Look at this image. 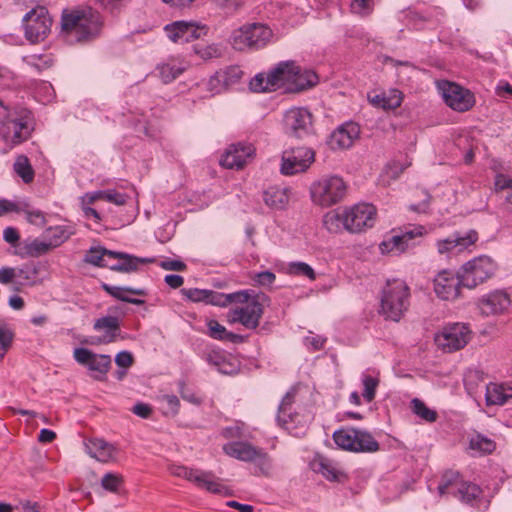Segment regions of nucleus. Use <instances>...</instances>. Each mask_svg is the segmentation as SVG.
Wrapping results in <instances>:
<instances>
[{
    "label": "nucleus",
    "mask_w": 512,
    "mask_h": 512,
    "mask_svg": "<svg viewBox=\"0 0 512 512\" xmlns=\"http://www.w3.org/2000/svg\"><path fill=\"white\" fill-rule=\"evenodd\" d=\"M496 271L492 258H471L457 273L441 271L434 279V291L443 300H455L462 287L472 289Z\"/></svg>",
    "instance_id": "f257e3e1"
},
{
    "label": "nucleus",
    "mask_w": 512,
    "mask_h": 512,
    "mask_svg": "<svg viewBox=\"0 0 512 512\" xmlns=\"http://www.w3.org/2000/svg\"><path fill=\"white\" fill-rule=\"evenodd\" d=\"M102 25L100 14L91 7L64 10L61 28L69 42H82L94 38Z\"/></svg>",
    "instance_id": "f03ea898"
},
{
    "label": "nucleus",
    "mask_w": 512,
    "mask_h": 512,
    "mask_svg": "<svg viewBox=\"0 0 512 512\" xmlns=\"http://www.w3.org/2000/svg\"><path fill=\"white\" fill-rule=\"evenodd\" d=\"M409 287L400 279L387 280L380 298V313L392 321H399L409 307Z\"/></svg>",
    "instance_id": "7ed1b4c3"
},
{
    "label": "nucleus",
    "mask_w": 512,
    "mask_h": 512,
    "mask_svg": "<svg viewBox=\"0 0 512 512\" xmlns=\"http://www.w3.org/2000/svg\"><path fill=\"white\" fill-rule=\"evenodd\" d=\"M347 193V184L338 175H323L310 186V197L314 204L331 207L341 202Z\"/></svg>",
    "instance_id": "20e7f679"
},
{
    "label": "nucleus",
    "mask_w": 512,
    "mask_h": 512,
    "mask_svg": "<svg viewBox=\"0 0 512 512\" xmlns=\"http://www.w3.org/2000/svg\"><path fill=\"white\" fill-rule=\"evenodd\" d=\"M438 492L441 496L451 494L462 503L470 506H478L481 488L474 483L465 481L456 471H447L443 474L438 485Z\"/></svg>",
    "instance_id": "39448f33"
},
{
    "label": "nucleus",
    "mask_w": 512,
    "mask_h": 512,
    "mask_svg": "<svg viewBox=\"0 0 512 512\" xmlns=\"http://www.w3.org/2000/svg\"><path fill=\"white\" fill-rule=\"evenodd\" d=\"M273 32L265 24L249 23L234 30L230 43L237 51L257 50L265 47L272 39Z\"/></svg>",
    "instance_id": "423d86ee"
},
{
    "label": "nucleus",
    "mask_w": 512,
    "mask_h": 512,
    "mask_svg": "<svg viewBox=\"0 0 512 512\" xmlns=\"http://www.w3.org/2000/svg\"><path fill=\"white\" fill-rule=\"evenodd\" d=\"M33 130V121L29 111L21 109L9 112L0 121V136L10 145H17L26 141Z\"/></svg>",
    "instance_id": "0eeeda50"
},
{
    "label": "nucleus",
    "mask_w": 512,
    "mask_h": 512,
    "mask_svg": "<svg viewBox=\"0 0 512 512\" xmlns=\"http://www.w3.org/2000/svg\"><path fill=\"white\" fill-rule=\"evenodd\" d=\"M334 442L340 448L352 452L373 453L379 450V443L364 430L344 428L334 432Z\"/></svg>",
    "instance_id": "6e6552de"
},
{
    "label": "nucleus",
    "mask_w": 512,
    "mask_h": 512,
    "mask_svg": "<svg viewBox=\"0 0 512 512\" xmlns=\"http://www.w3.org/2000/svg\"><path fill=\"white\" fill-rule=\"evenodd\" d=\"M269 301L266 294L250 290L249 300L243 303L245 306L232 311V321L241 323L247 329H256L263 315V308Z\"/></svg>",
    "instance_id": "1a4fd4ad"
},
{
    "label": "nucleus",
    "mask_w": 512,
    "mask_h": 512,
    "mask_svg": "<svg viewBox=\"0 0 512 512\" xmlns=\"http://www.w3.org/2000/svg\"><path fill=\"white\" fill-rule=\"evenodd\" d=\"M344 229L350 233H360L373 227L376 208L368 203H358L343 210Z\"/></svg>",
    "instance_id": "9d476101"
},
{
    "label": "nucleus",
    "mask_w": 512,
    "mask_h": 512,
    "mask_svg": "<svg viewBox=\"0 0 512 512\" xmlns=\"http://www.w3.org/2000/svg\"><path fill=\"white\" fill-rule=\"evenodd\" d=\"M471 331L463 323H454L445 326L435 337V342L445 352H454L466 346Z\"/></svg>",
    "instance_id": "9b49d317"
},
{
    "label": "nucleus",
    "mask_w": 512,
    "mask_h": 512,
    "mask_svg": "<svg viewBox=\"0 0 512 512\" xmlns=\"http://www.w3.org/2000/svg\"><path fill=\"white\" fill-rule=\"evenodd\" d=\"M52 20L45 7H37L29 11L23 18V26L27 39L38 42L46 37L50 31Z\"/></svg>",
    "instance_id": "f8f14e48"
},
{
    "label": "nucleus",
    "mask_w": 512,
    "mask_h": 512,
    "mask_svg": "<svg viewBox=\"0 0 512 512\" xmlns=\"http://www.w3.org/2000/svg\"><path fill=\"white\" fill-rule=\"evenodd\" d=\"M314 157V151L307 147H296L284 151L280 171L284 175L304 172L314 161Z\"/></svg>",
    "instance_id": "ddd939ff"
},
{
    "label": "nucleus",
    "mask_w": 512,
    "mask_h": 512,
    "mask_svg": "<svg viewBox=\"0 0 512 512\" xmlns=\"http://www.w3.org/2000/svg\"><path fill=\"white\" fill-rule=\"evenodd\" d=\"M283 121L290 136L301 139L312 132V115L306 108L294 107L287 110Z\"/></svg>",
    "instance_id": "4468645a"
},
{
    "label": "nucleus",
    "mask_w": 512,
    "mask_h": 512,
    "mask_svg": "<svg viewBox=\"0 0 512 512\" xmlns=\"http://www.w3.org/2000/svg\"><path fill=\"white\" fill-rule=\"evenodd\" d=\"M423 229L422 226L405 228L400 233L392 234L380 243L379 248L381 253L384 254L393 251L398 253L406 252L410 246L414 245V239L422 236Z\"/></svg>",
    "instance_id": "2eb2a0df"
},
{
    "label": "nucleus",
    "mask_w": 512,
    "mask_h": 512,
    "mask_svg": "<svg viewBox=\"0 0 512 512\" xmlns=\"http://www.w3.org/2000/svg\"><path fill=\"white\" fill-rule=\"evenodd\" d=\"M511 305V299L504 290H494L479 298L477 306L481 315L498 316L504 314Z\"/></svg>",
    "instance_id": "dca6fc26"
},
{
    "label": "nucleus",
    "mask_w": 512,
    "mask_h": 512,
    "mask_svg": "<svg viewBox=\"0 0 512 512\" xmlns=\"http://www.w3.org/2000/svg\"><path fill=\"white\" fill-rule=\"evenodd\" d=\"M445 103L455 111H468L475 103L474 95L455 83L447 82L443 87Z\"/></svg>",
    "instance_id": "f3484780"
},
{
    "label": "nucleus",
    "mask_w": 512,
    "mask_h": 512,
    "mask_svg": "<svg viewBox=\"0 0 512 512\" xmlns=\"http://www.w3.org/2000/svg\"><path fill=\"white\" fill-rule=\"evenodd\" d=\"M478 240V234L475 230L468 232H455L437 243L438 252L444 253H463L465 251L471 252L470 246H473Z\"/></svg>",
    "instance_id": "a211bd4d"
},
{
    "label": "nucleus",
    "mask_w": 512,
    "mask_h": 512,
    "mask_svg": "<svg viewBox=\"0 0 512 512\" xmlns=\"http://www.w3.org/2000/svg\"><path fill=\"white\" fill-rule=\"evenodd\" d=\"M178 477H182L195 483L198 487L204 488L209 492L217 494H228V488L221 484L220 479L215 477L211 472L193 470L183 467Z\"/></svg>",
    "instance_id": "6ab92c4d"
},
{
    "label": "nucleus",
    "mask_w": 512,
    "mask_h": 512,
    "mask_svg": "<svg viewBox=\"0 0 512 512\" xmlns=\"http://www.w3.org/2000/svg\"><path fill=\"white\" fill-rule=\"evenodd\" d=\"M254 148L250 144H232L220 160V164L228 169H241L253 156Z\"/></svg>",
    "instance_id": "aec40b11"
},
{
    "label": "nucleus",
    "mask_w": 512,
    "mask_h": 512,
    "mask_svg": "<svg viewBox=\"0 0 512 512\" xmlns=\"http://www.w3.org/2000/svg\"><path fill=\"white\" fill-rule=\"evenodd\" d=\"M359 135V127L355 123H345L334 130L329 138V145L333 149L349 148Z\"/></svg>",
    "instance_id": "412c9836"
},
{
    "label": "nucleus",
    "mask_w": 512,
    "mask_h": 512,
    "mask_svg": "<svg viewBox=\"0 0 512 512\" xmlns=\"http://www.w3.org/2000/svg\"><path fill=\"white\" fill-rule=\"evenodd\" d=\"M294 61L279 62L274 68L269 70L268 82L272 84L274 90L286 87L288 89L291 77L294 75Z\"/></svg>",
    "instance_id": "4be33fe9"
},
{
    "label": "nucleus",
    "mask_w": 512,
    "mask_h": 512,
    "mask_svg": "<svg viewBox=\"0 0 512 512\" xmlns=\"http://www.w3.org/2000/svg\"><path fill=\"white\" fill-rule=\"evenodd\" d=\"M87 453L100 462H109L115 459L116 447L104 439L93 438L86 443Z\"/></svg>",
    "instance_id": "5701e85b"
},
{
    "label": "nucleus",
    "mask_w": 512,
    "mask_h": 512,
    "mask_svg": "<svg viewBox=\"0 0 512 512\" xmlns=\"http://www.w3.org/2000/svg\"><path fill=\"white\" fill-rule=\"evenodd\" d=\"M291 196V189L287 186H270L263 193V200L267 206L276 210L287 207Z\"/></svg>",
    "instance_id": "b1692460"
},
{
    "label": "nucleus",
    "mask_w": 512,
    "mask_h": 512,
    "mask_svg": "<svg viewBox=\"0 0 512 512\" xmlns=\"http://www.w3.org/2000/svg\"><path fill=\"white\" fill-rule=\"evenodd\" d=\"M294 75L291 77L288 90L293 92H299L305 89H309L318 83L317 74L308 69H302L294 61Z\"/></svg>",
    "instance_id": "393cba45"
},
{
    "label": "nucleus",
    "mask_w": 512,
    "mask_h": 512,
    "mask_svg": "<svg viewBox=\"0 0 512 512\" xmlns=\"http://www.w3.org/2000/svg\"><path fill=\"white\" fill-rule=\"evenodd\" d=\"M206 304L225 307L231 303H244L249 300L250 289L229 294L208 290Z\"/></svg>",
    "instance_id": "a878e982"
},
{
    "label": "nucleus",
    "mask_w": 512,
    "mask_h": 512,
    "mask_svg": "<svg viewBox=\"0 0 512 512\" xmlns=\"http://www.w3.org/2000/svg\"><path fill=\"white\" fill-rule=\"evenodd\" d=\"M485 399L488 406L504 405L512 399V386L490 383L486 386Z\"/></svg>",
    "instance_id": "bb28decb"
},
{
    "label": "nucleus",
    "mask_w": 512,
    "mask_h": 512,
    "mask_svg": "<svg viewBox=\"0 0 512 512\" xmlns=\"http://www.w3.org/2000/svg\"><path fill=\"white\" fill-rule=\"evenodd\" d=\"M256 446L245 441L229 442L223 446V451L226 455L235 458L239 461L250 462L255 455Z\"/></svg>",
    "instance_id": "cd10ccee"
},
{
    "label": "nucleus",
    "mask_w": 512,
    "mask_h": 512,
    "mask_svg": "<svg viewBox=\"0 0 512 512\" xmlns=\"http://www.w3.org/2000/svg\"><path fill=\"white\" fill-rule=\"evenodd\" d=\"M313 469L317 473L322 474L329 481L340 482L345 476L344 473L338 469L336 463L324 457H320L314 462Z\"/></svg>",
    "instance_id": "c85d7f7f"
},
{
    "label": "nucleus",
    "mask_w": 512,
    "mask_h": 512,
    "mask_svg": "<svg viewBox=\"0 0 512 512\" xmlns=\"http://www.w3.org/2000/svg\"><path fill=\"white\" fill-rule=\"evenodd\" d=\"M51 242L48 241L45 234L35 239L23 241V254L27 256H36L49 253L52 250Z\"/></svg>",
    "instance_id": "c756f323"
},
{
    "label": "nucleus",
    "mask_w": 512,
    "mask_h": 512,
    "mask_svg": "<svg viewBox=\"0 0 512 512\" xmlns=\"http://www.w3.org/2000/svg\"><path fill=\"white\" fill-rule=\"evenodd\" d=\"M103 288L106 292H108L110 295H112L114 298L121 300L126 303H131L135 305H143L145 303L144 300L138 299V298H130L124 295V292H129L134 295H145V291L143 289L138 288H131V287H116V286H109L104 285Z\"/></svg>",
    "instance_id": "7c9ffc66"
},
{
    "label": "nucleus",
    "mask_w": 512,
    "mask_h": 512,
    "mask_svg": "<svg viewBox=\"0 0 512 512\" xmlns=\"http://www.w3.org/2000/svg\"><path fill=\"white\" fill-rule=\"evenodd\" d=\"M48 265L44 260H32L24 268L19 269L20 277L35 283L38 279L43 278L47 274Z\"/></svg>",
    "instance_id": "2f4dec72"
},
{
    "label": "nucleus",
    "mask_w": 512,
    "mask_h": 512,
    "mask_svg": "<svg viewBox=\"0 0 512 512\" xmlns=\"http://www.w3.org/2000/svg\"><path fill=\"white\" fill-rule=\"evenodd\" d=\"M250 460L254 464V474L257 476H270L273 467L271 457L262 449L257 447L255 455Z\"/></svg>",
    "instance_id": "473e14b6"
},
{
    "label": "nucleus",
    "mask_w": 512,
    "mask_h": 512,
    "mask_svg": "<svg viewBox=\"0 0 512 512\" xmlns=\"http://www.w3.org/2000/svg\"><path fill=\"white\" fill-rule=\"evenodd\" d=\"M48 241L51 242L52 248L60 246L74 234V230L69 225H59L49 227L45 232Z\"/></svg>",
    "instance_id": "72a5a7b5"
},
{
    "label": "nucleus",
    "mask_w": 512,
    "mask_h": 512,
    "mask_svg": "<svg viewBox=\"0 0 512 512\" xmlns=\"http://www.w3.org/2000/svg\"><path fill=\"white\" fill-rule=\"evenodd\" d=\"M495 448V442L482 434L476 433L470 437L469 449L475 454H489L492 453Z\"/></svg>",
    "instance_id": "f704fd0d"
},
{
    "label": "nucleus",
    "mask_w": 512,
    "mask_h": 512,
    "mask_svg": "<svg viewBox=\"0 0 512 512\" xmlns=\"http://www.w3.org/2000/svg\"><path fill=\"white\" fill-rule=\"evenodd\" d=\"M118 263L109 266L110 270L119 273H133L137 271L140 264L150 263L154 258H118Z\"/></svg>",
    "instance_id": "c9c22d12"
},
{
    "label": "nucleus",
    "mask_w": 512,
    "mask_h": 512,
    "mask_svg": "<svg viewBox=\"0 0 512 512\" xmlns=\"http://www.w3.org/2000/svg\"><path fill=\"white\" fill-rule=\"evenodd\" d=\"M14 172L22 179V181L26 184H29L34 179V169L25 155H19L14 164H13Z\"/></svg>",
    "instance_id": "e433bc0d"
},
{
    "label": "nucleus",
    "mask_w": 512,
    "mask_h": 512,
    "mask_svg": "<svg viewBox=\"0 0 512 512\" xmlns=\"http://www.w3.org/2000/svg\"><path fill=\"white\" fill-rule=\"evenodd\" d=\"M93 328L97 331L106 330L109 334V339L104 338L103 342H112L116 337V332L119 330V320L115 316H105L95 321Z\"/></svg>",
    "instance_id": "4c0bfd02"
},
{
    "label": "nucleus",
    "mask_w": 512,
    "mask_h": 512,
    "mask_svg": "<svg viewBox=\"0 0 512 512\" xmlns=\"http://www.w3.org/2000/svg\"><path fill=\"white\" fill-rule=\"evenodd\" d=\"M184 67L175 62H168L158 65L157 70L162 81L167 84L175 80L183 71Z\"/></svg>",
    "instance_id": "58836bf2"
},
{
    "label": "nucleus",
    "mask_w": 512,
    "mask_h": 512,
    "mask_svg": "<svg viewBox=\"0 0 512 512\" xmlns=\"http://www.w3.org/2000/svg\"><path fill=\"white\" fill-rule=\"evenodd\" d=\"M209 335L217 340H229L231 342H236L240 336L228 332L226 328L221 325L216 320H210L208 322Z\"/></svg>",
    "instance_id": "ea45409f"
},
{
    "label": "nucleus",
    "mask_w": 512,
    "mask_h": 512,
    "mask_svg": "<svg viewBox=\"0 0 512 512\" xmlns=\"http://www.w3.org/2000/svg\"><path fill=\"white\" fill-rule=\"evenodd\" d=\"M189 22L175 21L165 26V32L168 38L175 43H183L185 32L188 28Z\"/></svg>",
    "instance_id": "a19ab883"
},
{
    "label": "nucleus",
    "mask_w": 512,
    "mask_h": 512,
    "mask_svg": "<svg viewBox=\"0 0 512 512\" xmlns=\"http://www.w3.org/2000/svg\"><path fill=\"white\" fill-rule=\"evenodd\" d=\"M411 409L414 414L427 422H435L437 420V412L427 407L425 403L418 398H414L411 401Z\"/></svg>",
    "instance_id": "79ce46f5"
},
{
    "label": "nucleus",
    "mask_w": 512,
    "mask_h": 512,
    "mask_svg": "<svg viewBox=\"0 0 512 512\" xmlns=\"http://www.w3.org/2000/svg\"><path fill=\"white\" fill-rule=\"evenodd\" d=\"M3 239L15 249V254L23 256V242L20 241V235L16 228L6 227L3 230Z\"/></svg>",
    "instance_id": "37998d69"
},
{
    "label": "nucleus",
    "mask_w": 512,
    "mask_h": 512,
    "mask_svg": "<svg viewBox=\"0 0 512 512\" xmlns=\"http://www.w3.org/2000/svg\"><path fill=\"white\" fill-rule=\"evenodd\" d=\"M89 370L106 374L111 367V357L105 354H95L87 366Z\"/></svg>",
    "instance_id": "c03bdc74"
},
{
    "label": "nucleus",
    "mask_w": 512,
    "mask_h": 512,
    "mask_svg": "<svg viewBox=\"0 0 512 512\" xmlns=\"http://www.w3.org/2000/svg\"><path fill=\"white\" fill-rule=\"evenodd\" d=\"M344 214L341 212H329L324 216L323 224L325 228L333 233L340 231L341 227L344 228Z\"/></svg>",
    "instance_id": "a18cd8bd"
},
{
    "label": "nucleus",
    "mask_w": 512,
    "mask_h": 512,
    "mask_svg": "<svg viewBox=\"0 0 512 512\" xmlns=\"http://www.w3.org/2000/svg\"><path fill=\"white\" fill-rule=\"evenodd\" d=\"M14 332L5 323H0V360L5 356L12 345Z\"/></svg>",
    "instance_id": "49530a36"
},
{
    "label": "nucleus",
    "mask_w": 512,
    "mask_h": 512,
    "mask_svg": "<svg viewBox=\"0 0 512 512\" xmlns=\"http://www.w3.org/2000/svg\"><path fill=\"white\" fill-rule=\"evenodd\" d=\"M23 210L20 213L25 214L26 220L37 227H43L46 224L45 214L40 210H30L27 203H20Z\"/></svg>",
    "instance_id": "de8ad7c7"
},
{
    "label": "nucleus",
    "mask_w": 512,
    "mask_h": 512,
    "mask_svg": "<svg viewBox=\"0 0 512 512\" xmlns=\"http://www.w3.org/2000/svg\"><path fill=\"white\" fill-rule=\"evenodd\" d=\"M88 256H132L125 252L112 251L107 249L99 241L94 240L87 249Z\"/></svg>",
    "instance_id": "09e8293b"
},
{
    "label": "nucleus",
    "mask_w": 512,
    "mask_h": 512,
    "mask_svg": "<svg viewBox=\"0 0 512 512\" xmlns=\"http://www.w3.org/2000/svg\"><path fill=\"white\" fill-rule=\"evenodd\" d=\"M249 87L253 92L275 91L272 84L268 82V73H259L255 75L251 79Z\"/></svg>",
    "instance_id": "8fccbe9b"
},
{
    "label": "nucleus",
    "mask_w": 512,
    "mask_h": 512,
    "mask_svg": "<svg viewBox=\"0 0 512 512\" xmlns=\"http://www.w3.org/2000/svg\"><path fill=\"white\" fill-rule=\"evenodd\" d=\"M242 74L243 71L238 66H230L224 70L218 71V77L223 79V85H227V87L238 82Z\"/></svg>",
    "instance_id": "3c124183"
},
{
    "label": "nucleus",
    "mask_w": 512,
    "mask_h": 512,
    "mask_svg": "<svg viewBox=\"0 0 512 512\" xmlns=\"http://www.w3.org/2000/svg\"><path fill=\"white\" fill-rule=\"evenodd\" d=\"M26 61L28 65L39 72L53 65V58L50 55H31Z\"/></svg>",
    "instance_id": "603ef678"
},
{
    "label": "nucleus",
    "mask_w": 512,
    "mask_h": 512,
    "mask_svg": "<svg viewBox=\"0 0 512 512\" xmlns=\"http://www.w3.org/2000/svg\"><path fill=\"white\" fill-rule=\"evenodd\" d=\"M362 383L364 386L363 397L367 402H371L375 398L379 380L371 375H363Z\"/></svg>",
    "instance_id": "864d4df0"
},
{
    "label": "nucleus",
    "mask_w": 512,
    "mask_h": 512,
    "mask_svg": "<svg viewBox=\"0 0 512 512\" xmlns=\"http://www.w3.org/2000/svg\"><path fill=\"white\" fill-rule=\"evenodd\" d=\"M123 479L120 475L114 473H107L101 479V486L113 493H117L121 487Z\"/></svg>",
    "instance_id": "5fc2aeb1"
},
{
    "label": "nucleus",
    "mask_w": 512,
    "mask_h": 512,
    "mask_svg": "<svg viewBox=\"0 0 512 512\" xmlns=\"http://www.w3.org/2000/svg\"><path fill=\"white\" fill-rule=\"evenodd\" d=\"M207 28L204 25H199L195 22H189L188 28L185 32L183 43L190 42L201 38L206 35Z\"/></svg>",
    "instance_id": "6e6d98bb"
},
{
    "label": "nucleus",
    "mask_w": 512,
    "mask_h": 512,
    "mask_svg": "<svg viewBox=\"0 0 512 512\" xmlns=\"http://www.w3.org/2000/svg\"><path fill=\"white\" fill-rule=\"evenodd\" d=\"M294 401V393L287 392L283 397L277 414V421L280 425L288 424V420L286 419V412L290 409L292 403Z\"/></svg>",
    "instance_id": "4d7b16f0"
},
{
    "label": "nucleus",
    "mask_w": 512,
    "mask_h": 512,
    "mask_svg": "<svg viewBox=\"0 0 512 512\" xmlns=\"http://www.w3.org/2000/svg\"><path fill=\"white\" fill-rule=\"evenodd\" d=\"M160 401L166 405L163 408L164 409L163 412L165 415L175 416L178 414L179 407H180V401L177 398V396L166 394V395L161 396Z\"/></svg>",
    "instance_id": "13d9d810"
},
{
    "label": "nucleus",
    "mask_w": 512,
    "mask_h": 512,
    "mask_svg": "<svg viewBox=\"0 0 512 512\" xmlns=\"http://www.w3.org/2000/svg\"><path fill=\"white\" fill-rule=\"evenodd\" d=\"M288 271L293 275H304L309 279H315L314 270L304 262H293L289 265Z\"/></svg>",
    "instance_id": "bf43d9fd"
},
{
    "label": "nucleus",
    "mask_w": 512,
    "mask_h": 512,
    "mask_svg": "<svg viewBox=\"0 0 512 512\" xmlns=\"http://www.w3.org/2000/svg\"><path fill=\"white\" fill-rule=\"evenodd\" d=\"M181 293L184 297H186L188 300L192 302H203L206 303L207 301V289H198V288H189V289H182Z\"/></svg>",
    "instance_id": "052dcab7"
},
{
    "label": "nucleus",
    "mask_w": 512,
    "mask_h": 512,
    "mask_svg": "<svg viewBox=\"0 0 512 512\" xmlns=\"http://www.w3.org/2000/svg\"><path fill=\"white\" fill-rule=\"evenodd\" d=\"M227 359V355L218 350H211L205 354V360L217 370H219Z\"/></svg>",
    "instance_id": "680f3d73"
},
{
    "label": "nucleus",
    "mask_w": 512,
    "mask_h": 512,
    "mask_svg": "<svg viewBox=\"0 0 512 512\" xmlns=\"http://www.w3.org/2000/svg\"><path fill=\"white\" fill-rule=\"evenodd\" d=\"M370 102L374 106L386 109L400 106L401 99L399 97H394L392 100H387L383 95H375L370 99Z\"/></svg>",
    "instance_id": "e2e57ef3"
},
{
    "label": "nucleus",
    "mask_w": 512,
    "mask_h": 512,
    "mask_svg": "<svg viewBox=\"0 0 512 512\" xmlns=\"http://www.w3.org/2000/svg\"><path fill=\"white\" fill-rule=\"evenodd\" d=\"M23 208L20 203L13 202L8 199H0V217L9 213H20Z\"/></svg>",
    "instance_id": "0e129e2a"
},
{
    "label": "nucleus",
    "mask_w": 512,
    "mask_h": 512,
    "mask_svg": "<svg viewBox=\"0 0 512 512\" xmlns=\"http://www.w3.org/2000/svg\"><path fill=\"white\" fill-rule=\"evenodd\" d=\"M227 88V85H223V79L218 77V71L210 77L207 82V89L213 94H219Z\"/></svg>",
    "instance_id": "69168bd1"
},
{
    "label": "nucleus",
    "mask_w": 512,
    "mask_h": 512,
    "mask_svg": "<svg viewBox=\"0 0 512 512\" xmlns=\"http://www.w3.org/2000/svg\"><path fill=\"white\" fill-rule=\"evenodd\" d=\"M127 198L128 197L126 194L119 193V192H117L115 190H111V189L105 190L104 201H106V202H110V203H114L118 206H122L126 203Z\"/></svg>",
    "instance_id": "338daca9"
},
{
    "label": "nucleus",
    "mask_w": 512,
    "mask_h": 512,
    "mask_svg": "<svg viewBox=\"0 0 512 512\" xmlns=\"http://www.w3.org/2000/svg\"><path fill=\"white\" fill-rule=\"evenodd\" d=\"M94 353L87 348H76L73 352L74 359L81 365L88 366Z\"/></svg>",
    "instance_id": "774afa93"
}]
</instances>
